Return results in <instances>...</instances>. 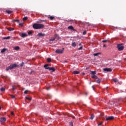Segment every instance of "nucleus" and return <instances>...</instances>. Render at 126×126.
Instances as JSON below:
<instances>
[{"label":"nucleus","instance_id":"obj_1","mask_svg":"<svg viewBox=\"0 0 126 126\" xmlns=\"http://www.w3.org/2000/svg\"><path fill=\"white\" fill-rule=\"evenodd\" d=\"M32 27L34 29H42L45 27V26L41 24H34Z\"/></svg>","mask_w":126,"mask_h":126},{"label":"nucleus","instance_id":"obj_2","mask_svg":"<svg viewBox=\"0 0 126 126\" xmlns=\"http://www.w3.org/2000/svg\"><path fill=\"white\" fill-rule=\"evenodd\" d=\"M18 65L16 64H11L10 66H8L6 68V71H8V70H9V69L11 70L13 69V68H14V67H18Z\"/></svg>","mask_w":126,"mask_h":126},{"label":"nucleus","instance_id":"obj_3","mask_svg":"<svg viewBox=\"0 0 126 126\" xmlns=\"http://www.w3.org/2000/svg\"><path fill=\"white\" fill-rule=\"evenodd\" d=\"M117 48L119 51H123L125 49V47L122 44H119L117 45Z\"/></svg>","mask_w":126,"mask_h":126},{"label":"nucleus","instance_id":"obj_4","mask_svg":"<svg viewBox=\"0 0 126 126\" xmlns=\"http://www.w3.org/2000/svg\"><path fill=\"white\" fill-rule=\"evenodd\" d=\"M63 51H64V48H63V49L56 50L55 53H56V54H63Z\"/></svg>","mask_w":126,"mask_h":126},{"label":"nucleus","instance_id":"obj_5","mask_svg":"<svg viewBox=\"0 0 126 126\" xmlns=\"http://www.w3.org/2000/svg\"><path fill=\"white\" fill-rule=\"evenodd\" d=\"M59 36V35L58 34H55V37H53L51 39H50L49 40V41H50L51 42L53 41H55L56 40V39H57V37H58Z\"/></svg>","mask_w":126,"mask_h":126},{"label":"nucleus","instance_id":"obj_6","mask_svg":"<svg viewBox=\"0 0 126 126\" xmlns=\"http://www.w3.org/2000/svg\"><path fill=\"white\" fill-rule=\"evenodd\" d=\"M112 120H114L113 116H110L108 118L106 117V121H112Z\"/></svg>","mask_w":126,"mask_h":126},{"label":"nucleus","instance_id":"obj_7","mask_svg":"<svg viewBox=\"0 0 126 126\" xmlns=\"http://www.w3.org/2000/svg\"><path fill=\"white\" fill-rule=\"evenodd\" d=\"M20 36H21L22 38H25V37L27 36V34L26 33H22L21 34L20 33Z\"/></svg>","mask_w":126,"mask_h":126},{"label":"nucleus","instance_id":"obj_8","mask_svg":"<svg viewBox=\"0 0 126 126\" xmlns=\"http://www.w3.org/2000/svg\"><path fill=\"white\" fill-rule=\"evenodd\" d=\"M109 105L111 107H114L115 106V101H111L109 103Z\"/></svg>","mask_w":126,"mask_h":126},{"label":"nucleus","instance_id":"obj_9","mask_svg":"<svg viewBox=\"0 0 126 126\" xmlns=\"http://www.w3.org/2000/svg\"><path fill=\"white\" fill-rule=\"evenodd\" d=\"M104 70V71L111 72L112 71V69L111 68H105Z\"/></svg>","mask_w":126,"mask_h":126},{"label":"nucleus","instance_id":"obj_10","mask_svg":"<svg viewBox=\"0 0 126 126\" xmlns=\"http://www.w3.org/2000/svg\"><path fill=\"white\" fill-rule=\"evenodd\" d=\"M68 29H69L70 30H73V31H75V30H74V28L72 26L68 27Z\"/></svg>","mask_w":126,"mask_h":126},{"label":"nucleus","instance_id":"obj_11","mask_svg":"<svg viewBox=\"0 0 126 126\" xmlns=\"http://www.w3.org/2000/svg\"><path fill=\"white\" fill-rule=\"evenodd\" d=\"M6 121V119H5V118H1L0 119V122L1 123H4V122H5Z\"/></svg>","mask_w":126,"mask_h":126},{"label":"nucleus","instance_id":"obj_12","mask_svg":"<svg viewBox=\"0 0 126 126\" xmlns=\"http://www.w3.org/2000/svg\"><path fill=\"white\" fill-rule=\"evenodd\" d=\"M46 34L45 33H39L38 34V36H39V37H44V36H45Z\"/></svg>","mask_w":126,"mask_h":126},{"label":"nucleus","instance_id":"obj_13","mask_svg":"<svg viewBox=\"0 0 126 126\" xmlns=\"http://www.w3.org/2000/svg\"><path fill=\"white\" fill-rule=\"evenodd\" d=\"M44 67L45 68V69H49L50 68V67H49V65L48 64L44 65Z\"/></svg>","mask_w":126,"mask_h":126},{"label":"nucleus","instance_id":"obj_14","mask_svg":"<svg viewBox=\"0 0 126 126\" xmlns=\"http://www.w3.org/2000/svg\"><path fill=\"white\" fill-rule=\"evenodd\" d=\"M49 70H52V71L54 72V71H56V69L54 67H49Z\"/></svg>","mask_w":126,"mask_h":126},{"label":"nucleus","instance_id":"obj_15","mask_svg":"<svg viewBox=\"0 0 126 126\" xmlns=\"http://www.w3.org/2000/svg\"><path fill=\"white\" fill-rule=\"evenodd\" d=\"M7 50V49H6V48H3V49H2L1 50V53L2 54L3 53H5V52H6Z\"/></svg>","mask_w":126,"mask_h":126},{"label":"nucleus","instance_id":"obj_16","mask_svg":"<svg viewBox=\"0 0 126 126\" xmlns=\"http://www.w3.org/2000/svg\"><path fill=\"white\" fill-rule=\"evenodd\" d=\"M92 78H94V79H98V77L95 75H93L91 76Z\"/></svg>","mask_w":126,"mask_h":126},{"label":"nucleus","instance_id":"obj_17","mask_svg":"<svg viewBox=\"0 0 126 126\" xmlns=\"http://www.w3.org/2000/svg\"><path fill=\"white\" fill-rule=\"evenodd\" d=\"M5 12H6L7 13H8V14H10L11 13H12V11H10L9 10H6L5 11Z\"/></svg>","mask_w":126,"mask_h":126},{"label":"nucleus","instance_id":"obj_18","mask_svg":"<svg viewBox=\"0 0 126 126\" xmlns=\"http://www.w3.org/2000/svg\"><path fill=\"white\" fill-rule=\"evenodd\" d=\"M91 74H92V75H95V74H96V71H92Z\"/></svg>","mask_w":126,"mask_h":126},{"label":"nucleus","instance_id":"obj_19","mask_svg":"<svg viewBox=\"0 0 126 126\" xmlns=\"http://www.w3.org/2000/svg\"><path fill=\"white\" fill-rule=\"evenodd\" d=\"M7 30H8V31H13V30H14V28H8L7 29Z\"/></svg>","mask_w":126,"mask_h":126},{"label":"nucleus","instance_id":"obj_20","mask_svg":"<svg viewBox=\"0 0 126 126\" xmlns=\"http://www.w3.org/2000/svg\"><path fill=\"white\" fill-rule=\"evenodd\" d=\"M4 40H8V39H10V36H7L3 37Z\"/></svg>","mask_w":126,"mask_h":126},{"label":"nucleus","instance_id":"obj_21","mask_svg":"<svg viewBox=\"0 0 126 126\" xmlns=\"http://www.w3.org/2000/svg\"><path fill=\"white\" fill-rule=\"evenodd\" d=\"M72 47H76V43L75 42H72L71 44Z\"/></svg>","mask_w":126,"mask_h":126},{"label":"nucleus","instance_id":"obj_22","mask_svg":"<svg viewBox=\"0 0 126 126\" xmlns=\"http://www.w3.org/2000/svg\"><path fill=\"white\" fill-rule=\"evenodd\" d=\"M80 72L78 71H74L73 74H79Z\"/></svg>","mask_w":126,"mask_h":126},{"label":"nucleus","instance_id":"obj_23","mask_svg":"<svg viewBox=\"0 0 126 126\" xmlns=\"http://www.w3.org/2000/svg\"><path fill=\"white\" fill-rule=\"evenodd\" d=\"M100 54H101V53H94V57H97V56H99V55H100Z\"/></svg>","mask_w":126,"mask_h":126},{"label":"nucleus","instance_id":"obj_24","mask_svg":"<svg viewBox=\"0 0 126 126\" xmlns=\"http://www.w3.org/2000/svg\"><path fill=\"white\" fill-rule=\"evenodd\" d=\"M47 63H51V62H52V59L47 58Z\"/></svg>","mask_w":126,"mask_h":126},{"label":"nucleus","instance_id":"obj_25","mask_svg":"<svg viewBox=\"0 0 126 126\" xmlns=\"http://www.w3.org/2000/svg\"><path fill=\"white\" fill-rule=\"evenodd\" d=\"M48 18H50V20H53V19H55V17H54V16H50L49 17H48Z\"/></svg>","mask_w":126,"mask_h":126},{"label":"nucleus","instance_id":"obj_26","mask_svg":"<svg viewBox=\"0 0 126 126\" xmlns=\"http://www.w3.org/2000/svg\"><path fill=\"white\" fill-rule=\"evenodd\" d=\"M0 91H1V92H3V91H5V88L2 87L0 88Z\"/></svg>","mask_w":126,"mask_h":126},{"label":"nucleus","instance_id":"obj_27","mask_svg":"<svg viewBox=\"0 0 126 126\" xmlns=\"http://www.w3.org/2000/svg\"><path fill=\"white\" fill-rule=\"evenodd\" d=\"M15 50H20V48L19 46H16L14 47Z\"/></svg>","mask_w":126,"mask_h":126},{"label":"nucleus","instance_id":"obj_28","mask_svg":"<svg viewBox=\"0 0 126 126\" xmlns=\"http://www.w3.org/2000/svg\"><path fill=\"white\" fill-rule=\"evenodd\" d=\"M113 81L114 82H118L119 81V80L117 78H114V79H113Z\"/></svg>","mask_w":126,"mask_h":126},{"label":"nucleus","instance_id":"obj_29","mask_svg":"<svg viewBox=\"0 0 126 126\" xmlns=\"http://www.w3.org/2000/svg\"><path fill=\"white\" fill-rule=\"evenodd\" d=\"M94 115H92L90 117L91 120H93L94 119Z\"/></svg>","mask_w":126,"mask_h":126},{"label":"nucleus","instance_id":"obj_30","mask_svg":"<svg viewBox=\"0 0 126 126\" xmlns=\"http://www.w3.org/2000/svg\"><path fill=\"white\" fill-rule=\"evenodd\" d=\"M27 19H28V17H25L23 18L24 21H25V20H27Z\"/></svg>","mask_w":126,"mask_h":126},{"label":"nucleus","instance_id":"obj_31","mask_svg":"<svg viewBox=\"0 0 126 126\" xmlns=\"http://www.w3.org/2000/svg\"><path fill=\"white\" fill-rule=\"evenodd\" d=\"M97 83H100L101 82V79H98L97 81H96Z\"/></svg>","mask_w":126,"mask_h":126},{"label":"nucleus","instance_id":"obj_32","mask_svg":"<svg viewBox=\"0 0 126 126\" xmlns=\"http://www.w3.org/2000/svg\"><path fill=\"white\" fill-rule=\"evenodd\" d=\"M11 97L12 98V99H14L15 98V96L13 94H11Z\"/></svg>","mask_w":126,"mask_h":126},{"label":"nucleus","instance_id":"obj_33","mask_svg":"<svg viewBox=\"0 0 126 126\" xmlns=\"http://www.w3.org/2000/svg\"><path fill=\"white\" fill-rule=\"evenodd\" d=\"M103 125V122L98 124V126H102Z\"/></svg>","mask_w":126,"mask_h":126},{"label":"nucleus","instance_id":"obj_34","mask_svg":"<svg viewBox=\"0 0 126 126\" xmlns=\"http://www.w3.org/2000/svg\"><path fill=\"white\" fill-rule=\"evenodd\" d=\"M20 66L21 67H22V66H23V65H24V63H22L20 64Z\"/></svg>","mask_w":126,"mask_h":126},{"label":"nucleus","instance_id":"obj_35","mask_svg":"<svg viewBox=\"0 0 126 126\" xmlns=\"http://www.w3.org/2000/svg\"><path fill=\"white\" fill-rule=\"evenodd\" d=\"M26 99L28 100H32V98L30 97H26Z\"/></svg>","mask_w":126,"mask_h":126},{"label":"nucleus","instance_id":"obj_36","mask_svg":"<svg viewBox=\"0 0 126 126\" xmlns=\"http://www.w3.org/2000/svg\"><path fill=\"white\" fill-rule=\"evenodd\" d=\"M82 49H83V47L81 46L80 48L78 49V50H79V51H80V50H82Z\"/></svg>","mask_w":126,"mask_h":126},{"label":"nucleus","instance_id":"obj_37","mask_svg":"<svg viewBox=\"0 0 126 126\" xmlns=\"http://www.w3.org/2000/svg\"><path fill=\"white\" fill-rule=\"evenodd\" d=\"M108 40H104L102 41V43H106V42H107Z\"/></svg>","mask_w":126,"mask_h":126},{"label":"nucleus","instance_id":"obj_38","mask_svg":"<svg viewBox=\"0 0 126 126\" xmlns=\"http://www.w3.org/2000/svg\"><path fill=\"white\" fill-rule=\"evenodd\" d=\"M15 89H16V88L14 86H12V90H15Z\"/></svg>","mask_w":126,"mask_h":126},{"label":"nucleus","instance_id":"obj_39","mask_svg":"<svg viewBox=\"0 0 126 126\" xmlns=\"http://www.w3.org/2000/svg\"><path fill=\"white\" fill-rule=\"evenodd\" d=\"M13 21L15 22H19V20H13Z\"/></svg>","mask_w":126,"mask_h":126},{"label":"nucleus","instance_id":"obj_40","mask_svg":"<svg viewBox=\"0 0 126 126\" xmlns=\"http://www.w3.org/2000/svg\"><path fill=\"white\" fill-rule=\"evenodd\" d=\"M87 33V32L86 31H85L83 32V35H86Z\"/></svg>","mask_w":126,"mask_h":126},{"label":"nucleus","instance_id":"obj_41","mask_svg":"<svg viewBox=\"0 0 126 126\" xmlns=\"http://www.w3.org/2000/svg\"><path fill=\"white\" fill-rule=\"evenodd\" d=\"M70 126H73V123L72 122H70Z\"/></svg>","mask_w":126,"mask_h":126},{"label":"nucleus","instance_id":"obj_42","mask_svg":"<svg viewBox=\"0 0 126 126\" xmlns=\"http://www.w3.org/2000/svg\"><path fill=\"white\" fill-rule=\"evenodd\" d=\"M19 25L20 26H21V27H22V26H23V23H20V24H19Z\"/></svg>","mask_w":126,"mask_h":126},{"label":"nucleus","instance_id":"obj_43","mask_svg":"<svg viewBox=\"0 0 126 126\" xmlns=\"http://www.w3.org/2000/svg\"><path fill=\"white\" fill-rule=\"evenodd\" d=\"M28 34H29V35H31L32 34V32H31V31L29 32Z\"/></svg>","mask_w":126,"mask_h":126},{"label":"nucleus","instance_id":"obj_44","mask_svg":"<svg viewBox=\"0 0 126 126\" xmlns=\"http://www.w3.org/2000/svg\"><path fill=\"white\" fill-rule=\"evenodd\" d=\"M27 93H28V91L26 90L24 92V94H27Z\"/></svg>","mask_w":126,"mask_h":126},{"label":"nucleus","instance_id":"obj_45","mask_svg":"<svg viewBox=\"0 0 126 126\" xmlns=\"http://www.w3.org/2000/svg\"><path fill=\"white\" fill-rule=\"evenodd\" d=\"M11 115H12V116H13L14 115V113L13 112H12L11 113Z\"/></svg>","mask_w":126,"mask_h":126},{"label":"nucleus","instance_id":"obj_46","mask_svg":"<svg viewBox=\"0 0 126 126\" xmlns=\"http://www.w3.org/2000/svg\"><path fill=\"white\" fill-rule=\"evenodd\" d=\"M43 21V22H45V21H46L43 20V21ZM42 21H41V22H37V23H39H39H42Z\"/></svg>","mask_w":126,"mask_h":126},{"label":"nucleus","instance_id":"obj_47","mask_svg":"<svg viewBox=\"0 0 126 126\" xmlns=\"http://www.w3.org/2000/svg\"><path fill=\"white\" fill-rule=\"evenodd\" d=\"M106 47H107V45H106L105 44L103 45V48H106Z\"/></svg>","mask_w":126,"mask_h":126},{"label":"nucleus","instance_id":"obj_48","mask_svg":"<svg viewBox=\"0 0 126 126\" xmlns=\"http://www.w3.org/2000/svg\"><path fill=\"white\" fill-rule=\"evenodd\" d=\"M47 90H49L50 89V88H47Z\"/></svg>","mask_w":126,"mask_h":126},{"label":"nucleus","instance_id":"obj_49","mask_svg":"<svg viewBox=\"0 0 126 126\" xmlns=\"http://www.w3.org/2000/svg\"><path fill=\"white\" fill-rule=\"evenodd\" d=\"M64 63H67V61H64Z\"/></svg>","mask_w":126,"mask_h":126},{"label":"nucleus","instance_id":"obj_50","mask_svg":"<svg viewBox=\"0 0 126 126\" xmlns=\"http://www.w3.org/2000/svg\"><path fill=\"white\" fill-rule=\"evenodd\" d=\"M79 46H81V43H79Z\"/></svg>","mask_w":126,"mask_h":126},{"label":"nucleus","instance_id":"obj_51","mask_svg":"<svg viewBox=\"0 0 126 126\" xmlns=\"http://www.w3.org/2000/svg\"><path fill=\"white\" fill-rule=\"evenodd\" d=\"M87 93H86V96H87Z\"/></svg>","mask_w":126,"mask_h":126},{"label":"nucleus","instance_id":"obj_52","mask_svg":"<svg viewBox=\"0 0 126 126\" xmlns=\"http://www.w3.org/2000/svg\"><path fill=\"white\" fill-rule=\"evenodd\" d=\"M92 87H93V88H94V86H93Z\"/></svg>","mask_w":126,"mask_h":126}]
</instances>
